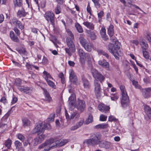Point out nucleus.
<instances>
[{"mask_svg":"<svg viewBox=\"0 0 151 151\" xmlns=\"http://www.w3.org/2000/svg\"><path fill=\"white\" fill-rule=\"evenodd\" d=\"M88 34H89V37L91 40H94L96 38V36L94 32L89 31Z\"/></svg>","mask_w":151,"mask_h":151,"instance_id":"ea45409f","label":"nucleus"},{"mask_svg":"<svg viewBox=\"0 0 151 151\" xmlns=\"http://www.w3.org/2000/svg\"><path fill=\"white\" fill-rule=\"evenodd\" d=\"M79 40L81 44L83 47L85 45L87 42L82 35H80L79 37Z\"/></svg>","mask_w":151,"mask_h":151,"instance_id":"2f4dec72","label":"nucleus"},{"mask_svg":"<svg viewBox=\"0 0 151 151\" xmlns=\"http://www.w3.org/2000/svg\"><path fill=\"white\" fill-rule=\"evenodd\" d=\"M133 85L135 86V88H140V86L138 85L137 82L135 81H132Z\"/></svg>","mask_w":151,"mask_h":151,"instance_id":"bf43d9fd","label":"nucleus"},{"mask_svg":"<svg viewBox=\"0 0 151 151\" xmlns=\"http://www.w3.org/2000/svg\"><path fill=\"white\" fill-rule=\"evenodd\" d=\"M119 97V96L116 94H114L113 96L111 97V99L112 101H116L118 99Z\"/></svg>","mask_w":151,"mask_h":151,"instance_id":"6e6d98bb","label":"nucleus"},{"mask_svg":"<svg viewBox=\"0 0 151 151\" xmlns=\"http://www.w3.org/2000/svg\"><path fill=\"white\" fill-rule=\"evenodd\" d=\"M139 45L142 50H148L149 45L147 42L144 39H142L139 41Z\"/></svg>","mask_w":151,"mask_h":151,"instance_id":"f3484780","label":"nucleus"},{"mask_svg":"<svg viewBox=\"0 0 151 151\" xmlns=\"http://www.w3.org/2000/svg\"><path fill=\"white\" fill-rule=\"evenodd\" d=\"M108 33L110 37L113 35L114 34V26L113 25L110 24L108 29Z\"/></svg>","mask_w":151,"mask_h":151,"instance_id":"c756f323","label":"nucleus"},{"mask_svg":"<svg viewBox=\"0 0 151 151\" xmlns=\"http://www.w3.org/2000/svg\"><path fill=\"white\" fill-rule=\"evenodd\" d=\"M99 64L103 68L107 70L109 69V63L104 60H100L98 62Z\"/></svg>","mask_w":151,"mask_h":151,"instance_id":"aec40b11","label":"nucleus"},{"mask_svg":"<svg viewBox=\"0 0 151 151\" xmlns=\"http://www.w3.org/2000/svg\"><path fill=\"white\" fill-rule=\"evenodd\" d=\"M43 77L46 81L50 79L53 80V78L50 74L47 71H44L43 72Z\"/></svg>","mask_w":151,"mask_h":151,"instance_id":"cd10ccee","label":"nucleus"},{"mask_svg":"<svg viewBox=\"0 0 151 151\" xmlns=\"http://www.w3.org/2000/svg\"><path fill=\"white\" fill-rule=\"evenodd\" d=\"M18 88L21 92L26 94L31 92L32 90V88L30 87H19Z\"/></svg>","mask_w":151,"mask_h":151,"instance_id":"4be33fe9","label":"nucleus"},{"mask_svg":"<svg viewBox=\"0 0 151 151\" xmlns=\"http://www.w3.org/2000/svg\"><path fill=\"white\" fill-rule=\"evenodd\" d=\"M76 96L75 94L72 93L69 97L68 100L69 109L72 110L75 108L74 103L75 102Z\"/></svg>","mask_w":151,"mask_h":151,"instance_id":"9d476101","label":"nucleus"},{"mask_svg":"<svg viewBox=\"0 0 151 151\" xmlns=\"http://www.w3.org/2000/svg\"><path fill=\"white\" fill-rule=\"evenodd\" d=\"M22 83L21 80L19 78L16 79L15 80V84L17 86H19Z\"/></svg>","mask_w":151,"mask_h":151,"instance_id":"5fc2aeb1","label":"nucleus"},{"mask_svg":"<svg viewBox=\"0 0 151 151\" xmlns=\"http://www.w3.org/2000/svg\"><path fill=\"white\" fill-rule=\"evenodd\" d=\"M100 33L102 38L104 40H106L108 39V37L106 33V29L104 27H102L100 31Z\"/></svg>","mask_w":151,"mask_h":151,"instance_id":"b1692460","label":"nucleus"},{"mask_svg":"<svg viewBox=\"0 0 151 151\" xmlns=\"http://www.w3.org/2000/svg\"><path fill=\"white\" fill-rule=\"evenodd\" d=\"M0 102L4 104H5L7 103L6 98L5 96L3 97L0 100Z\"/></svg>","mask_w":151,"mask_h":151,"instance_id":"864d4df0","label":"nucleus"},{"mask_svg":"<svg viewBox=\"0 0 151 151\" xmlns=\"http://www.w3.org/2000/svg\"><path fill=\"white\" fill-rule=\"evenodd\" d=\"M83 47L88 52H90L92 49H93V44L88 42Z\"/></svg>","mask_w":151,"mask_h":151,"instance_id":"393cba45","label":"nucleus"},{"mask_svg":"<svg viewBox=\"0 0 151 151\" xmlns=\"http://www.w3.org/2000/svg\"><path fill=\"white\" fill-rule=\"evenodd\" d=\"M65 52L69 55L70 56L72 55V53L74 52L75 51V49L73 50H72L70 48H65Z\"/></svg>","mask_w":151,"mask_h":151,"instance_id":"37998d69","label":"nucleus"},{"mask_svg":"<svg viewBox=\"0 0 151 151\" xmlns=\"http://www.w3.org/2000/svg\"><path fill=\"white\" fill-rule=\"evenodd\" d=\"M104 93L106 96H108L110 93L109 88H107L105 89H104Z\"/></svg>","mask_w":151,"mask_h":151,"instance_id":"4d7b16f0","label":"nucleus"},{"mask_svg":"<svg viewBox=\"0 0 151 151\" xmlns=\"http://www.w3.org/2000/svg\"><path fill=\"white\" fill-rule=\"evenodd\" d=\"M119 88L121 91V104L122 107L125 108L128 105L129 98L126 92L125 86L123 85H121Z\"/></svg>","mask_w":151,"mask_h":151,"instance_id":"20e7f679","label":"nucleus"},{"mask_svg":"<svg viewBox=\"0 0 151 151\" xmlns=\"http://www.w3.org/2000/svg\"><path fill=\"white\" fill-rule=\"evenodd\" d=\"M55 13L56 14H59L61 12V9L60 6L57 5L55 9Z\"/></svg>","mask_w":151,"mask_h":151,"instance_id":"c03bdc74","label":"nucleus"},{"mask_svg":"<svg viewBox=\"0 0 151 151\" xmlns=\"http://www.w3.org/2000/svg\"><path fill=\"white\" fill-rule=\"evenodd\" d=\"M65 116L67 119H74L75 120H77L80 117L79 114L77 111H72L70 112V117L67 112V111H65Z\"/></svg>","mask_w":151,"mask_h":151,"instance_id":"1a4fd4ad","label":"nucleus"},{"mask_svg":"<svg viewBox=\"0 0 151 151\" xmlns=\"http://www.w3.org/2000/svg\"><path fill=\"white\" fill-rule=\"evenodd\" d=\"M10 37L11 40L14 42H18L19 40L18 37L16 36L13 31H11L10 32Z\"/></svg>","mask_w":151,"mask_h":151,"instance_id":"a878e982","label":"nucleus"},{"mask_svg":"<svg viewBox=\"0 0 151 151\" xmlns=\"http://www.w3.org/2000/svg\"><path fill=\"white\" fill-rule=\"evenodd\" d=\"M84 122V119H81L76 124L78 127H81L83 124Z\"/></svg>","mask_w":151,"mask_h":151,"instance_id":"3c124183","label":"nucleus"},{"mask_svg":"<svg viewBox=\"0 0 151 151\" xmlns=\"http://www.w3.org/2000/svg\"><path fill=\"white\" fill-rule=\"evenodd\" d=\"M78 54L80 56V60L82 64L85 63V53L82 49H79L78 50Z\"/></svg>","mask_w":151,"mask_h":151,"instance_id":"6ab92c4d","label":"nucleus"},{"mask_svg":"<svg viewBox=\"0 0 151 151\" xmlns=\"http://www.w3.org/2000/svg\"><path fill=\"white\" fill-rule=\"evenodd\" d=\"M68 141L67 139H61L55 141L53 139L46 141L45 143L40 145L39 148H44V150L48 151L54 147H60L66 144Z\"/></svg>","mask_w":151,"mask_h":151,"instance_id":"f257e3e1","label":"nucleus"},{"mask_svg":"<svg viewBox=\"0 0 151 151\" xmlns=\"http://www.w3.org/2000/svg\"><path fill=\"white\" fill-rule=\"evenodd\" d=\"M93 2L94 5L97 8H99L100 6V4L99 3V0H92Z\"/></svg>","mask_w":151,"mask_h":151,"instance_id":"8fccbe9b","label":"nucleus"},{"mask_svg":"<svg viewBox=\"0 0 151 151\" xmlns=\"http://www.w3.org/2000/svg\"><path fill=\"white\" fill-rule=\"evenodd\" d=\"M75 26L77 31L80 33L83 32V29L80 25L78 23L76 22L75 24Z\"/></svg>","mask_w":151,"mask_h":151,"instance_id":"f704fd0d","label":"nucleus"},{"mask_svg":"<svg viewBox=\"0 0 151 151\" xmlns=\"http://www.w3.org/2000/svg\"><path fill=\"white\" fill-rule=\"evenodd\" d=\"M38 137L35 139V141L37 143H40L44 139L45 136L43 134L40 135L38 134Z\"/></svg>","mask_w":151,"mask_h":151,"instance_id":"c85d7f7f","label":"nucleus"},{"mask_svg":"<svg viewBox=\"0 0 151 151\" xmlns=\"http://www.w3.org/2000/svg\"><path fill=\"white\" fill-rule=\"evenodd\" d=\"M12 141L11 139H8L6 140L5 142V145L8 149H9L11 146Z\"/></svg>","mask_w":151,"mask_h":151,"instance_id":"4c0bfd02","label":"nucleus"},{"mask_svg":"<svg viewBox=\"0 0 151 151\" xmlns=\"http://www.w3.org/2000/svg\"><path fill=\"white\" fill-rule=\"evenodd\" d=\"M110 107L103 104H100L98 106V109L101 111L105 113H108L109 111Z\"/></svg>","mask_w":151,"mask_h":151,"instance_id":"ddd939ff","label":"nucleus"},{"mask_svg":"<svg viewBox=\"0 0 151 151\" xmlns=\"http://www.w3.org/2000/svg\"><path fill=\"white\" fill-rule=\"evenodd\" d=\"M108 120L109 121L112 122L113 121H115L116 119L113 116H110L109 117Z\"/></svg>","mask_w":151,"mask_h":151,"instance_id":"774afa93","label":"nucleus"},{"mask_svg":"<svg viewBox=\"0 0 151 151\" xmlns=\"http://www.w3.org/2000/svg\"><path fill=\"white\" fill-rule=\"evenodd\" d=\"M81 79L84 88L86 89H89L90 87V84L88 80L84 76H82Z\"/></svg>","mask_w":151,"mask_h":151,"instance_id":"a211bd4d","label":"nucleus"},{"mask_svg":"<svg viewBox=\"0 0 151 151\" xmlns=\"http://www.w3.org/2000/svg\"><path fill=\"white\" fill-rule=\"evenodd\" d=\"M15 6H21L22 5V0H13Z\"/></svg>","mask_w":151,"mask_h":151,"instance_id":"c9c22d12","label":"nucleus"},{"mask_svg":"<svg viewBox=\"0 0 151 151\" xmlns=\"http://www.w3.org/2000/svg\"><path fill=\"white\" fill-rule=\"evenodd\" d=\"M48 85L52 88H55L56 86L55 83L50 80L46 81Z\"/></svg>","mask_w":151,"mask_h":151,"instance_id":"e433bc0d","label":"nucleus"},{"mask_svg":"<svg viewBox=\"0 0 151 151\" xmlns=\"http://www.w3.org/2000/svg\"><path fill=\"white\" fill-rule=\"evenodd\" d=\"M75 107L80 111L81 112H82L84 111L86 107L85 102L83 100L78 99L75 106Z\"/></svg>","mask_w":151,"mask_h":151,"instance_id":"423d86ee","label":"nucleus"},{"mask_svg":"<svg viewBox=\"0 0 151 151\" xmlns=\"http://www.w3.org/2000/svg\"><path fill=\"white\" fill-rule=\"evenodd\" d=\"M91 59V55L88 53H86L85 56V60L87 59L88 60H90Z\"/></svg>","mask_w":151,"mask_h":151,"instance_id":"e2e57ef3","label":"nucleus"},{"mask_svg":"<svg viewBox=\"0 0 151 151\" xmlns=\"http://www.w3.org/2000/svg\"><path fill=\"white\" fill-rule=\"evenodd\" d=\"M22 122L23 124V126L24 127L29 126L30 124V121L27 118H24L23 119Z\"/></svg>","mask_w":151,"mask_h":151,"instance_id":"72a5a7b5","label":"nucleus"},{"mask_svg":"<svg viewBox=\"0 0 151 151\" xmlns=\"http://www.w3.org/2000/svg\"><path fill=\"white\" fill-rule=\"evenodd\" d=\"M59 77L61 78V81L62 83H63L64 82V76L63 74L62 73H61L59 74Z\"/></svg>","mask_w":151,"mask_h":151,"instance_id":"0e129e2a","label":"nucleus"},{"mask_svg":"<svg viewBox=\"0 0 151 151\" xmlns=\"http://www.w3.org/2000/svg\"><path fill=\"white\" fill-rule=\"evenodd\" d=\"M71 38L68 37L66 39L67 44L69 48H70L72 50H73L75 49V45L72 40Z\"/></svg>","mask_w":151,"mask_h":151,"instance_id":"dca6fc26","label":"nucleus"},{"mask_svg":"<svg viewBox=\"0 0 151 151\" xmlns=\"http://www.w3.org/2000/svg\"><path fill=\"white\" fill-rule=\"evenodd\" d=\"M83 24L86 26L87 28L91 30L94 29V24L91 22H89L87 21L84 22L83 23Z\"/></svg>","mask_w":151,"mask_h":151,"instance_id":"bb28decb","label":"nucleus"},{"mask_svg":"<svg viewBox=\"0 0 151 151\" xmlns=\"http://www.w3.org/2000/svg\"><path fill=\"white\" fill-rule=\"evenodd\" d=\"M42 123L40 122L36 124L35 128L34 129L35 133H42L44 132V129L42 126Z\"/></svg>","mask_w":151,"mask_h":151,"instance_id":"9b49d317","label":"nucleus"},{"mask_svg":"<svg viewBox=\"0 0 151 151\" xmlns=\"http://www.w3.org/2000/svg\"><path fill=\"white\" fill-rule=\"evenodd\" d=\"M151 79L149 77H145L143 79V81L145 83H149Z\"/></svg>","mask_w":151,"mask_h":151,"instance_id":"338daca9","label":"nucleus"},{"mask_svg":"<svg viewBox=\"0 0 151 151\" xmlns=\"http://www.w3.org/2000/svg\"><path fill=\"white\" fill-rule=\"evenodd\" d=\"M69 79L71 82L73 83H76L77 81L76 76L74 72L72 69H70L69 71Z\"/></svg>","mask_w":151,"mask_h":151,"instance_id":"4468645a","label":"nucleus"},{"mask_svg":"<svg viewBox=\"0 0 151 151\" xmlns=\"http://www.w3.org/2000/svg\"><path fill=\"white\" fill-rule=\"evenodd\" d=\"M120 43L119 42L114 44H110L108 46L109 51L112 54L117 60L119 59L118 56H121L122 53L120 50Z\"/></svg>","mask_w":151,"mask_h":151,"instance_id":"f03ea898","label":"nucleus"},{"mask_svg":"<svg viewBox=\"0 0 151 151\" xmlns=\"http://www.w3.org/2000/svg\"><path fill=\"white\" fill-rule=\"evenodd\" d=\"M93 119V118L92 115H89L88 118L86 121L85 123L86 124H88L92 122Z\"/></svg>","mask_w":151,"mask_h":151,"instance_id":"a18cd8bd","label":"nucleus"},{"mask_svg":"<svg viewBox=\"0 0 151 151\" xmlns=\"http://www.w3.org/2000/svg\"><path fill=\"white\" fill-rule=\"evenodd\" d=\"M146 37L148 41L151 42V34L150 32H147L146 33Z\"/></svg>","mask_w":151,"mask_h":151,"instance_id":"603ef678","label":"nucleus"},{"mask_svg":"<svg viewBox=\"0 0 151 151\" xmlns=\"http://www.w3.org/2000/svg\"><path fill=\"white\" fill-rule=\"evenodd\" d=\"M101 135L99 133L93 134H91V138L84 140V143L88 145L94 146L99 144L101 142Z\"/></svg>","mask_w":151,"mask_h":151,"instance_id":"7ed1b4c3","label":"nucleus"},{"mask_svg":"<svg viewBox=\"0 0 151 151\" xmlns=\"http://www.w3.org/2000/svg\"><path fill=\"white\" fill-rule=\"evenodd\" d=\"M17 138L22 142H24L25 140V138L24 135L21 134H17Z\"/></svg>","mask_w":151,"mask_h":151,"instance_id":"79ce46f5","label":"nucleus"},{"mask_svg":"<svg viewBox=\"0 0 151 151\" xmlns=\"http://www.w3.org/2000/svg\"><path fill=\"white\" fill-rule=\"evenodd\" d=\"M89 66L91 68V72L93 77L95 79V80H97L98 81H99L101 83L104 81L105 78L104 76L97 70L93 68L91 64H89Z\"/></svg>","mask_w":151,"mask_h":151,"instance_id":"39448f33","label":"nucleus"},{"mask_svg":"<svg viewBox=\"0 0 151 151\" xmlns=\"http://www.w3.org/2000/svg\"><path fill=\"white\" fill-rule=\"evenodd\" d=\"M13 29L17 36H19L20 35L19 30L16 27L14 28Z\"/></svg>","mask_w":151,"mask_h":151,"instance_id":"680f3d73","label":"nucleus"},{"mask_svg":"<svg viewBox=\"0 0 151 151\" xmlns=\"http://www.w3.org/2000/svg\"><path fill=\"white\" fill-rule=\"evenodd\" d=\"M12 22L14 25L16 26H18L19 28L21 30H22L24 29V25L20 21L18 20L16 18H13Z\"/></svg>","mask_w":151,"mask_h":151,"instance_id":"2eb2a0df","label":"nucleus"},{"mask_svg":"<svg viewBox=\"0 0 151 151\" xmlns=\"http://www.w3.org/2000/svg\"><path fill=\"white\" fill-rule=\"evenodd\" d=\"M44 93L46 99L49 102L50 101L52 100L51 97H50L49 94L47 90L45 89H43Z\"/></svg>","mask_w":151,"mask_h":151,"instance_id":"7c9ffc66","label":"nucleus"},{"mask_svg":"<svg viewBox=\"0 0 151 151\" xmlns=\"http://www.w3.org/2000/svg\"><path fill=\"white\" fill-rule=\"evenodd\" d=\"M108 124H107L102 123L98 124L95 126L96 128L97 129H106L108 127Z\"/></svg>","mask_w":151,"mask_h":151,"instance_id":"473e14b6","label":"nucleus"},{"mask_svg":"<svg viewBox=\"0 0 151 151\" xmlns=\"http://www.w3.org/2000/svg\"><path fill=\"white\" fill-rule=\"evenodd\" d=\"M144 106L145 111L149 119L151 120V108L146 104Z\"/></svg>","mask_w":151,"mask_h":151,"instance_id":"412c9836","label":"nucleus"},{"mask_svg":"<svg viewBox=\"0 0 151 151\" xmlns=\"http://www.w3.org/2000/svg\"><path fill=\"white\" fill-rule=\"evenodd\" d=\"M150 91H151V88H148L143 90V91L144 93V95L147 94Z\"/></svg>","mask_w":151,"mask_h":151,"instance_id":"13d9d810","label":"nucleus"},{"mask_svg":"<svg viewBox=\"0 0 151 151\" xmlns=\"http://www.w3.org/2000/svg\"><path fill=\"white\" fill-rule=\"evenodd\" d=\"M99 53L105 56L107 58H108L109 57V55L108 54L103 50H99Z\"/></svg>","mask_w":151,"mask_h":151,"instance_id":"052dcab7","label":"nucleus"},{"mask_svg":"<svg viewBox=\"0 0 151 151\" xmlns=\"http://www.w3.org/2000/svg\"><path fill=\"white\" fill-rule=\"evenodd\" d=\"M107 116L101 114L100 115L99 120L101 121H105L106 120Z\"/></svg>","mask_w":151,"mask_h":151,"instance_id":"09e8293b","label":"nucleus"},{"mask_svg":"<svg viewBox=\"0 0 151 151\" xmlns=\"http://www.w3.org/2000/svg\"><path fill=\"white\" fill-rule=\"evenodd\" d=\"M55 117V114L53 113H52L50 114L49 117L47 119V121L49 122H53L54 120Z\"/></svg>","mask_w":151,"mask_h":151,"instance_id":"49530a36","label":"nucleus"},{"mask_svg":"<svg viewBox=\"0 0 151 151\" xmlns=\"http://www.w3.org/2000/svg\"><path fill=\"white\" fill-rule=\"evenodd\" d=\"M104 14V12L103 11H101L100 12L98 13V16L99 22H100L102 19V17Z\"/></svg>","mask_w":151,"mask_h":151,"instance_id":"de8ad7c7","label":"nucleus"},{"mask_svg":"<svg viewBox=\"0 0 151 151\" xmlns=\"http://www.w3.org/2000/svg\"><path fill=\"white\" fill-rule=\"evenodd\" d=\"M147 50H142V52L144 57L146 59H148L149 58V53L147 51Z\"/></svg>","mask_w":151,"mask_h":151,"instance_id":"58836bf2","label":"nucleus"},{"mask_svg":"<svg viewBox=\"0 0 151 151\" xmlns=\"http://www.w3.org/2000/svg\"><path fill=\"white\" fill-rule=\"evenodd\" d=\"M28 14L27 12L25 11L24 9L22 8L18 10L17 13V16L19 17H25L27 14Z\"/></svg>","mask_w":151,"mask_h":151,"instance_id":"5701e85b","label":"nucleus"},{"mask_svg":"<svg viewBox=\"0 0 151 151\" xmlns=\"http://www.w3.org/2000/svg\"><path fill=\"white\" fill-rule=\"evenodd\" d=\"M44 17L48 22L50 21L52 25H54V14L52 12L49 11L46 12L44 14Z\"/></svg>","mask_w":151,"mask_h":151,"instance_id":"0eeeda50","label":"nucleus"},{"mask_svg":"<svg viewBox=\"0 0 151 151\" xmlns=\"http://www.w3.org/2000/svg\"><path fill=\"white\" fill-rule=\"evenodd\" d=\"M99 146L101 147L109 149L112 147L113 146L112 143L107 141H101L99 144Z\"/></svg>","mask_w":151,"mask_h":151,"instance_id":"f8f14e48","label":"nucleus"},{"mask_svg":"<svg viewBox=\"0 0 151 151\" xmlns=\"http://www.w3.org/2000/svg\"><path fill=\"white\" fill-rule=\"evenodd\" d=\"M14 144L16 148L18 149L22 147V143L18 140H16L14 142Z\"/></svg>","mask_w":151,"mask_h":151,"instance_id":"a19ab883","label":"nucleus"},{"mask_svg":"<svg viewBox=\"0 0 151 151\" xmlns=\"http://www.w3.org/2000/svg\"><path fill=\"white\" fill-rule=\"evenodd\" d=\"M131 43H132L135 45H137L139 42L137 40H132L130 41Z\"/></svg>","mask_w":151,"mask_h":151,"instance_id":"69168bd1","label":"nucleus"},{"mask_svg":"<svg viewBox=\"0 0 151 151\" xmlns=\"http://www.w3.org/2000/svg\"><path fill=\"white\" fill-rule=\"evenodd\" d=\"M94 84L95 87V94L97 97H100L101 93L100 84L97 81L94 80Z\"/></svg>","mask_w":151,"mask_h":151,"instance_id":"6e6552de","label":"nucleus"}]
</instances>
